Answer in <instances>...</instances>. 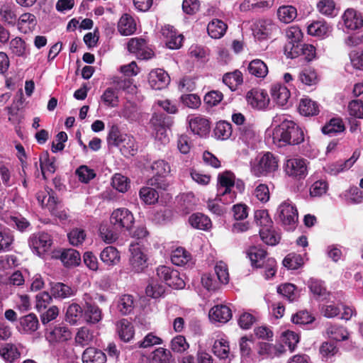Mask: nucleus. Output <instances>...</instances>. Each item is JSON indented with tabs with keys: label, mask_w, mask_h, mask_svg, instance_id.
Masks as SVG:
<instances>
[{
	"label": "nucleus",
	"mask_w": 363,
	"mask_h": 363,
	"mask_svg": "<svg viewBox=\"0 0 363 363\" xmlns=\"http://www.w3.org/2000/svg\"><path fill=\"white\" fill-rule=\"evenodd\" d=\"M273 139L281 146L296 145L304 141V133L294 121L284 119L274 128Z\"/></svg>",
	"instance_id": "nucleus-1"
},
{
	"label": "nucleus",
	"mask_w": 363,
	"mask_h": 363,
	"mask_svg": "<svg viewBox=\"0 0 363 363\" xmlns=\"http://www.w3.org/2000/svg\"><path fill=\"white\" fill-rule=\"evenodd\" d=\"M235 185V175L230 171H225L218 175V191L217 197L223 203H228L233 201L236 194L232 193L231 188Z\"/></svg>",
	"instance_id": "nucleus-2"
},
{
	"label": "nucleus",
	"mask_w": 363,
	"mask_h": 363,
	"mask_svg": "<svg viewBox=\"0 0 363 363\" xmlns=\"http://www.w3.org/2000/svg\"><path fill=\"white\" fill-rule=\"evenodd\" d=\"M277 214L279 220L286 230L290 231L296 228L298 215L295 206L284 201L279 206Z\"/></svg>",
	"instance_id": "nucleus-3"
},
{
	"label": "nucleus",
	"mask_w": 363,
	"mask_h": 363,
	"mask_svg": "<svg viewBox=\"0 0 363 363\" xmlns=\"http://www.w3.org/2000/svg\"><path fill=\"white\" fill-rule=\"evenodd\" d=\"M156 272L159 279L169 287L174 289H182L185 287V282L177 270L162 265L159 266Z\"/></svg>",
	"instance_id": "nucleus-4"
},
{
	"label": "nucleus",
	"mask_w": 363,
	"mask_h": 363,
	"mask_svg": "<svg viewBox=\"0 0 363 363\" xmlns=\"http://www.w3.org/2000/svg\"><path fill=\"white\" fill-rule=\"evenodd\" d=\"M110 223L117 230H129L134 223V217L128 209L118 208L111 213Z\"/></svg>",
	"instance_id": "nucleus-5"
},
{
	"label": "nucleus",
	"mask_w": 363,
	"mask_h": 363,
	"mask_svg": "<svg viewBox=\"0 0 363 363\" xmlns=\"http://www.w3.org/2000/svg\"><path fill=\"white\" fill-rule=\"evenodd\" d=\"M286 174L297 180H301L308 174L306 160L303 158H290L284 164Z\"/></svg>",
	"instance_id": "nucleus-6"
},
{
	"label": "nucleus",
	"mask_w": 363,
	"mask_h": 363,
	"mask_svg": "<svg viewBox=\"0 0 363 363\" xmlns=\"http://www.w3.org/2000/svg\"><path fill=\"white\" fill-rule=\"evenodd\" d=\"M278 168V159L270 152L263 155L257 165L253 168L255 176H267L274 172Z\"/></svg>",
	"instance_id": "nucleus-7"
},
{
	"label": "nucleus",
	"mask_w": 363,
	"mask_h": 363,
	"mask_svg": "<svg viewBox=\"0 0 363 363\" xmlns=\"http://www.w3.org/2000/svg\"><path fill=\"white\" fill-rule=\"evenodd\" d=\"M130 252V264L132 269L136 272H142L147 267V257L139 243H131L129 247Z\"/></svg>",
	"instance_id": "nucleus-8"
},
{
	"label": "nucleus",
	"mask_w": 363,
	"mask_h": 363,
	"mask_svg": "<svg viewBox=\"0 0 363 363\" xmlns=\"http://www.w3.org/2000/svg\"><path fill=\"white\" fill-rule=\"evenodd\" d=\"M173 118L165 113H154L150 118V124L152 129L156 132V138L162 139L166 129L169 128L173 124Z\"/></svg>",
	"instance_id": "nucleus-9"
},
{
	"label": "nucleus",
	"mask_w": 363,
	"mask_h": 363,
	"mask_svg": "<svg viewBox=\"0 0 363 363\" xmlns=\"http://www.w3.org/2000/svg\"><path fill=\"white\" fill-rule=\"evenodd\" d=\"M28 242L33 252L38 256H41L50 250L52 244V239L49 233L40 232L33 234L29 238Z\"/></svg>",
	"instance_id": "nucleus-10"
},
{
	"label": "nucleus",
	"mask_w": 363,
	"mask_h": 363,
	"mask_svg": "<svg viewBox=\"0 0 363 363\" xmlns=\"http://www.w3.org/2000/svg\"><path fill=\"white\" fill-rule=\"evenodd\" d=\"M246 100L252 108L257 110H264L268 106L270 99L266 90L254 88L246 94Z\"/></svg>",
	"instance_id": "nucleus-11"
},
{
	"label": "nucleus",
	"mask_w": 363,
	"mask_h": 363,
	"mask_svg": "<svg viewBox=\"0 0 363 363\" xmlns=\"http://www.w3.org/2000/svg\"><path fill=\"white\" fill-rule=\"evenodd\" d=\"M128 50L140 60H149L154 56L153 51L147 48L146 40L142 38H130L128 43Z\"/></svg>",
	"instance_id": "nucleus-12"
},
{
	"label": "nucleus",
	"mask_w": 363,
	"mask_h": 363,
	"mask_svg": "<svg viewBox=\"0 0 363 363\" xmlns=\"http://www.w3.org/2000/svg\"><path fill=\"white\" fill-rule=\"evenodd\" d=\"M161 33L165 38V43L168 48L177 50L182 46L184 36L178 33L174 26L166 25L162 28Z\"/></svg>",
	"instance_id": "nucleus-13"
},
{
	"label": "nucleus",
	"mask_w": 363,
	"mask_h": 363,
	"mask_svg": "<svg viewBox=\"0 0 363 363\" xmlns=\"http://www.w3.org/2000/svg\"><path fill=\"white\" fill-rule=\"evenodd\" d=\"M148 82L152 89L161 90L166 88L170 82V77L162 69L152 70L148 74Z\"/></svg>",
	"instance_id": "nucleus-14"
},
{
	"label": "nucleus",
	"mask_w": 363,
	"mask_h": 363,
	"mask_svg": "<svg viewBox=\"0 0 363 363\" xmlns=\"http://www.w3.org/2000/svg\"><path fill=\"white\" fill-rule=\"evenodd\" d=\"M288 49L290 50L291 53L289 54V58H296L298 56H304V59L307 62H311L315 60L316 56V49L315 46L311 44L301 43L296 48H294L288 45Z\"/></svg>",
	"instance_id": "nucleus-15"
},
{
	"label": "nucleus",
	"mask_w": 363,
	"mask_h": 363,
	"mask_svg": "<svg viewBox=\"0 0 363 363\" xmlns=\"http://www.w3.org/2000/svg\"><path fill=\"white\" fill-rule=\"evenodd\" d=\"M54 257L59 258L66 267L78 266L81 262L79 252L72 248L56 252Z\"/></svg>",
	"instance_id": "nucleus-16"
},
{
	"label": "nucleus",
	"mask_w": 363,
	"mask_h": 363,
	"mask_svg": "<svg viewBox=\"0 0 363 363\" xmlns=\"http://www.w3.org/2000/svg\"><path fill=\"white\" fill-rule=\"evenodd\" d=\"M45 336L50 342H65L71 338L72 333L67 327L58 324L52 329H46Z\"/></svg>",
	"instance_id": "nucleus-17"
},
{
	"label": "nucleus",
	"mask_w": 363,
	"mask_h": 363,
	"mask_svg": "<svg viewBox=\"0 0 363 363\" xmlns=\"http://www.w3.org/2000/svg\"><path fill=\"white\" fill-rule=\"evenodd\" d=\"M344 25L347 29L355 30L363 26V18L353 9H347L342 15Z\"/></svg>",
	"instance_id": "nucleus-18"
},
{
	"label": "nucleus",
	"mask_w": 363,
	"mask_h": 363,
	"mask_svg": "<svg viewBox=\"0 0 363 363\" xmlns=\"http://www.w3.org/2000/svg\"><path fill=\"white\" fill-rule=\"evenodd\" d=\"M276 28L274 24L267 20H258L254 24L253 34L258 40H264L270 37L273 30Z\"/></svg>",
	"instance_id": "nucleus-19"
},
{
	"label": "nucleus",
	"mask_w": 363,
	"mask_h": 363,
	"mask_svg": "<svg viewBox=\"0 0 363 363\" xmlns=\"http://www.w3.org/2000/svg\"><path fill=\"white\" fill-rule=\"evenodd\" d=\"M286 36L287 42L284 45V50L285 55L288 57L291 53L290 50L288 49V45H290L291 47L293 45L294 48H296V46L301 45L302 43L303 33L298 26H291L286 30Z\"/></svg>",
	"instance_id": "nucleus-20"
},
{
	"label": "nucleus",
	"mask_w": 363,
	"mask_h": 363,
	"mask_svg": "<svg viewBox=\"0 0 363 363\" xmlns=\"http://www.w3.org/2000/svg\"><path fill=\"white\" fill-rule=\"evenodd\" d=\"M1 220L21 232L25 231L30 225L28 220L20 214L4 213L1 214Z\"/></svg>",
	"instance_id": "nucleus-21"
},
{
	"label": "nucleus",
	"mask_w": 363,
	"mask_h": 363,
	"mask_svg": "<svg viewBox=\"0 0 363 363\" xmlns=\"http://www.w3.org/2000/svg\"><path fill=\"white\" fill-rule=\"evenodd\" d=\"M231 309L225 305H217L209 311V318L211 320L225 323L232 318Z\"/></svg>",
	"instance_id": "nucleus-22"
},
{
	"label": "nucleus",
	"mask_w": 363,
	"mask_h": 363,
	"mask_svg": "<svg viewBox=\"0 0 363 363\" xmlns=\"http://www.w3.org/2000/svg\"><path fill=\"white\" fill-rule=\"evenodd\" d=\"M189 124L191 130L201 137L206 136L210 131V122L205 118L194 117L189 120Z\"/></svg>",
	"instance_id": "nucleus-23"
},
{
	"label": "nucleus",
	"mask_w": 363,
	"mask_h": 363,
	"mask_svg": "<svg viewBox=\"0 0 363 363\" xmlns=\"http://www.w3.org/2000/svg\"><path fill=\"white\" fill-rule=\"evenodd\" d=\"M83 363H106V354L101 350L94 347H87L82 353Z\"/></svg>",
	"instance_id": "nucleus-24"
},
{
	"label": "nucleus",
	"mask_w": 363,
	"mask_h": 363,
	"mask_svg": "<svg viewBox=\"0 0 363 363\" xmlns=\"http://www.w3.org/2000/svg\"><path fill=\"white\" fill-rule=\"evenodd\" d=\"M137 30L136 23L133 16L128 13H123L118 23V30L122 35H130Z\"/></svg>",
	"instance_id": "nucleus-25"
},
{
	"label": "nucleus",
	"mask_w": 363,
	"mask_h": 363,
	"mask_svg": "<svg viewBox=\"0 0 363 363\" xmlns=\"http://www.w3.org/2000/svg\"><path fill=\"white\" fill-rule=\"evenodd\" d=\"M74 288L62 282L53 283L51 286L50 294L55 298L65 299L75 294Z\"/></svg>",
	"instance_id": "nucleus-26"
},
{
	"label": "nucleus",
	"mask_w": 363,
	"mask_h": 363,
	"mask_svg": "<svg viewBox=\"0 0 363 363\" xmlns=\"http://www.w3.org/2000/svg\"><path fill=\"white\" fill-rule=\"evenodd\" d=\"M270 92L272 99L279 106H284L290 97L289 90L281 84H272Z\"/></svg>",
	"instance_id": "nucleus-27"
},
{
	"label": "nucleus",
	"mask_w": 363,
	"mask_h": 363,
	"mask_svg": "<svg viewBox=\"0 0 363 363\" xmlns=\"http://www.w3.org/2000/svg\"><path fill=\"white\" fill-rule=\"evenodd\" d=\"M247 255L250 259L252 266L258 268L263 266L267 252L257 246H251L247 251Z\"/></svg>",
	"instance_id": "nucleus-28"
},
{
	"label": "nucleus",
	"mask_w": 363,
	"mask_h": 363,
	"mask_svg": "<svg viewBox=\"0 0 363 363\" xmlns=\"http://www.w3.org/2000/svg\"><path fill=\"white\" fill-rule=\"evenodd\" d=\"M307 30L311 35L325 38L331 32L332 27L324 21H317L311 23Z\"/></svg>",
	"instance_id": "nucleus-29"
},
{
	"label": "nucleus",
	"mask_w": 363,
	"mask_h": 363,
	"mask_svg": "<svg viewBox=\"0 0 363 363\" xmlns=\"http://www.w3.org/2000/svg\"><path fill=\"white\" fill-rule=\"evenodd\" d=\"M84 317L87 323L95 324L102 318V312L96 303L86 302Z\"/></svg>",
	"instance_id": "nucleus-30"
},
{
	"label": "nucleus",
	"mask_w": 363,
	"mask_h": 363,
	"mask_svg": "<svg viewBox=\"0 0 363 363\" xmlns=\"http://www.w3.org/2000/svg\"><path fill=\"white\" fill-rule=\"evenodd\" d=\"M228 29V26L223 21L214 18L210 21L207 26V31L208 35L215 39H218L223 37Z\"/></svg>",
	"instance_id": "nucleus-31"
},
{
	"label": "nucleus",
	"mask_w": 363,
	"mask_h": 363,
	"mask_svg": "<svg viewBox=\"0 0 363 363\" xmlns=\"http://www.w3.org/2000/svg\"><path fill=\"white\" fill-rule=\"evenodd\" d=\"M345 126L340 117H335L330 119L321 128L325 135H333L344 132Z\"/></svg>",
	"instance_id": "nucleus-32"
},
{
	"label": "nucleus",
	"mask_w": 363,
	"mask_h": 363,
	"mask_svg": "<svg viewBox=\"0 0 363 363\" xmlns=\"http://www.w3.org/2000/svg\"><path fill=\"white\" fill-rule=\"evenodd\" d=\"M101 260L108 266L117 264L120 262V253L118 250L113 246L105 247L100 254Z\"/></svg>",
	"instance_id": "nucleus-33"
},
{
	"label": "nucleus",
	"mask_w": 363,
	"mask_h": 363,
	"mask_svg": "<svg viewBox=\"0 0 363 363\" xmlns=\"http://www.w3.org/2000/svg\"><path fill=\"white\" fill-rule=\"evenodd\" d=\"M189 224L196 229L207 230L211 227V219L201 213H195L189 218Z\"/></svg>",
	"instance_id": "nucleus-34"
},
{
	"label": "nucleus",
	"mask_w": 363,
	"mask_h": 363,
	"mask_svg": "<svg viewBox=\"0 0 363 363\" xmlns=\"http://www.w3.org/2000/svg\"><path fill=\"white\" fill-rule=\"evenodd\" d=\"M299 113L305 116H313L319 113L320 109L317 102L311 99H302L298 106Z\"/></svg>",
	"instance_id": "nucleus-35"
},
{
	"label": "nucleus",
	"mask_w": 363,
	"mask_h": 363,
	"mask_svg": "<svg viewBox=\"0 0 363 363\" xmlns=\"http://www.w3.org/2000/svg\"><path fill=\"white\" fill-rule=\"evenodd\" d=\"M247 71L252 76L264 78L268 73V67L262 60L255 59L248 64Z\"/></svg>",
	"instance_id": "nucleus-36"
},
{
	"label": "nucleus",
	"mask_w": 363,
	"mask_h": 363,
	"mask_svg": "<svg viewBox=\"0 0 363 363\" xmlns=\"http://www.w3.org/2000/svg\"><path fill=\"white\" fill-rule=\"evenodd\" d=\"M134 308L135 301L132 295L123 294L119 297L117 303V308L122 315H127L130 314Z\"/></svg>",
	"instance_id": "nucleus-37"
},
{
	"label": "nucleus",
	"mask_w": 363,
	"mask_h": 363,
	"mask_svg": "<svg viewBox=\"0 0 363 363\" xmlns=\"http://www.w3.org/2000/svg\"><path fill=\"white\" fill-rule=\"evenodd\" d=\"M21 353L16 345L12 343H6L1 345V358L6 363H13L20 358Z\"/></svg>",
	"instance_id": "nucleus-38"
},
{
	"label": "nucleus",
	"mask_w": 363,
	"mask_h": 363,
	"mask_svg": "<svg viewBox=\"0 0 363 363\" xmlns=\"http://www.w3.org/2000/svg\"><path fill=\"white\" fill-rule=\"evenodd\" d=\"M223 82L228 86L230 90L235 91L237 89L238 86L243 82L242 74L238 69L232 72L225 73L223 77Z\"/></svg>",
	"instance_id": "nucleus-39"
},
{
	"label": "nucleus",
	"mask_w": 363,
	"mask_h": 363,
	"mask_svg": "<svg viewBox=\"0 0 363 363\" xmlns=\"http://www.w3.org/2000/svg\"><path fill=\"white\" fill-rule=\"evenodd\" d=\"M19 321L23 330L27 333L35 332L39 327L38 318L33 313L21 317Z\"/></svg>",
	"instance_id": "nucleus-40"
},
{
	"label": "nucleus",
	"mask_w": 363,
	"mask_h": 363,
	"mask_svg": "<svg viewBox=\"0 0 363 363\" xmlns=\"http://www.w3.org/2000/svg\"><path fill=\"white\" fill-rule=\"evenodd\" d=\"M55 157H50L48 151H45L40 157V167L41 169L42 174L44 179H46L45 171L49 172L50 173H55L57 169L55 164Z\"/></svg>",
	"instance_id": "nucleus-41"
},
{
	"label": "nucleus",
	"mask_w": 363,
	"mask_h": 363,
	"mask_svg": "<svg viewBox=\"0 0 363 363\" xmlns=\"http://www.w3.org/2000/svg\"><path fill=\"white\" fill-rule=\"evenodd\" d=\"M169 175H153L147 181V184L160 191H167L172 185Z\"/></svg>",
	"instance_id": "nucleus-42"
},
{
	"label": "nucleus",
	"mask_w": 363,
	"mask_h": 363,
	"mask_svg": "<svg viewBox=\"0 0 363 363\" xmlns=\"http://www.w3.org/2000/svg\"><path fill=\"white\" fill-rule=\"evenodd\" d=\"M259 233L262 240L268 245H276L281 239L280 235L274 230L273 226L267 228H260Z\"/></svg>",
	"instance_id": "nucleus-43"
},
{
	"label": "nucleus",
	"mask_w": 363,
	"mask_h": 363,
	"mask_svg": "<svg viewBox=\"0 0 363 363\" xmlns=\"http://www.w3.org/2000/svg\"><path fill=\"white\" fill-rule=\"evenodd\" d=\"M15 5L11 2L1 7V20L6 25L14 26L17 23V15L15 12Z\"/></svg>",
	"instance_id": "nucleus-44"
},
{
	"label": "nucleus",
	"mask_w": 363,
	"mask_h": 363,
	"mask_svg": "<svg viewBox=\"0 0 363 363\" xmlns=\"http://www.w3.org/2000/svg\"><path fill=\"white\" fill-rule=\"evenodd\" d=\"M191 254L182 247H179L172 252L171 261L174 265L183 266L191 260Z\"/></svg>",
	"instance_id": "nucleus-45"
},
{
	"label": "nucleus",
	"mask_w": 363,
	"mask_h": 363,
	"mask_svg": "<svg viewBox=\"0 0 363 363\" xmlns=\"http://www.w3.org/2000/svg\"><path fill=\"white\" fill-rule=\"evenodd\" d=\"M308 288L311 292L317 298L325 299L329 294L324 282L315 279H311L308 281Z\"/></svg>",
	"instance_id": "nucleus-46"
},
{
	"label": "nucleus",
	"mask_w": 363,
	"mask_h": 363,
	"mask_svg": "<svg viewBox=\"0 0 363 363\" xmlns=\"http://www.w3.org/2000/svg\"><path fill=\"white\" fill-rule=\"evenodd\" d=\"M35 16L29 13L22 14L18 21V30L24 33L30 31L35 27Z\"/></svg>",
	"instance_id": "nucleus-47"
},
{
	"label": "nucleus",
	"mask_w": 363,
	"mask_h": 363,
	"mask_svg": "<svg viewBox=\"0 0 363 363\" xmlns=\"http://www.w3.org/2000/svg\"><path fill=\"white\" fill-rule=\"evenodd\" d=\"M277 293L286 298L289 302L296 301L298 294L296 292V286L291 283H284L278 286Z\"/></svg>",
	"instance_id": "nucleus-48"
},
{
	"label": "nucleus",
	"mask_w": 363,
	"mask_h": 363,
	"mask_svg": "<svg viewBox=\"0 0 363 363\" xmlns=\"http://www.w3.org/2000/svg\"><path fill=\"white\" fill-rule=\"evenodd\" d=\"M118 147L121 149L123 155H134L138 150L135 138L128 134L123 136V140H121V145Z\"/></svg>",
	"instance_id": "nucleus-49"
},
{
	"label": "nucleus",
	"mask_w": 363,
	"mask_h": 363,
	"mask_svg": "<svg viewBox=\"0 0 363 363\" xmlns=\"http://www.w3.org/2000/svg\"><path fill=\"white\" fill-rule=\"evenodd\" d=\"M232 125L225 121H218L213 130V133L217 139L227 140L232 135Z\"/></svg>",
	"instance_id": "nucleus-50"
},
{
	"label": "nucleus",
	"mask_w": 363,
	"mask_h": 363,
	"mask_svg": "<svg viewBox=\"0 0 363 363\" xmlns=\"http://www.w3.org/2000/svg\"><path fill=\"white\" fill-rule=\"evenodd\" d=\"M139 196L145 203L155 204L159 199V194L156 189L150 186H143L139 191Z\"/></svg>",
	"instance_id": "nucleus-51"
},
{
	"label": "nucleus",
	"mask_w": 363,
	"mask_h": 363,
	"mask_svg": "<svg viewBox=\"0 0 363 363\" xmlns=\"http://www.w3.org/2000/svg\"><path fill=\"white\" fill-rule=\"evenodd\" d=\"M328 335L336 341L346 340L349 337V333L347 329L338 325H330L327 328Z\"/></svg>",
	"instance_id": "nucleus-52"
},
{
	"label": "nucleus",
	"mask_w": 363,
	"mask_h": 363,
	"mask_svg": "<svg viewBox=\"0 0 363 363\" xmlns=\"http://www.w3.org/2000/svg\"><path fill=\"white\" fill-rule=\"evenodd\" d=\"M118 231L111 224H101L99 227L100 235L102 240L107 243H112L117 240Z\"/></svg>",
	"instance_id": "nucleus-53"
},
{
	"label": "nucleus",
	"mask_w": 363,
	"mask_h": 363,
	"mask_svg": "<svg viewBox=\"0 0 363 363\" xmlns=\"http://www.w3.org/2000/svg\"><path fill=\"white\" fill-rule=\"evenodd\" d=\"M153 363H176L169 350L159 347L152 352Z\"/></svg>",
	"instance_id": "nucleus-54"
},
{
	"label": "nucleus",
	"mask_w": 363,
	"mask_h": 363,
	"mask_svg": "<svg viewBox=\"0 0 363 363\" xmlns=\"http://www.w3.org/2000/svg\"><path fill=\"white\" fill-rule=\"evenodd\" d=\"M118 335L124 342H129L134 335V328L127 319H122L119 323Z\"/></svg>",
	"instance_id": "nucleus-55"
},
{
	"label": "nucleus",
	"mask_w": 363,
	"mask_h": 363,
	"mask_svg": "<svg viewBox=\"0 0 363 363\" xmlns=\"http://www.w3.org/2000/svg\"><path fill=\"white\" fill-rule=\"evenodd\" d=\"M203 286L209 291H216L220 288L221 283L215 274L205 273L201 277Z\"/></svg>",
	"instance_id": "nucleus-56"
},
{
	"label": "nucleus",
	"mask_w": 363,
	"mask_h": 363,
	"mask_svg": "<svg viewBox=\"0 0 363 363\" xmlns=\"http://www.w3.org/2000/svg\"><path fill=\"white\" fill-rule=\"evenodd\" d=\"M277 16L281 21L289 23L296 18V9L292 6H281L277 11Z\"/></svg>",
	"instance_id": "nucleus-57"
},
{
	"label": "nucleus",
	"mask_w": 363,
	"mask_h": 363,
	"mask_svg": "<svg viewBox=\"0 0 363 363\" xmlns=\"http://www.w3.org/2000/svg\"><path fill=\"white\" fill-rule=\"evenodd\" d=\"M255 221L261 228H267L273 226V222L266 209L257 210L254 214Z\"/></svg>",
	"instance_id": "nucleus-58"
},
{
	"label": "nucleus",
	"mask_w": 363,
	"mask_h": 363,
	"mask_svg": "<svg viewBox=\"0 0 363 363\" xmlns=\"http://www.w3.org/2000/svg\"><path fill=\"white\" fill-rule=\"evenodd\" d=\"M303 264V259L301 255L289 253L283 259V265L288 269H297Z\"/></svg>",
	"instance_id": "nucleus-59"
},
{
	"label": "nucleus",
	"mask_w": 363,
	"mask_h": 363,
	"mask_svg": "<svg viewBox=\"0 0 363 363\" xmlns=\"http://www.w3.org/2000/svg\"><path fill=\"white\" fill-rule=\"evenodd\" d=\"M94 340L93 332L86 327L81 328L75 337V341L82 347L89 345Z\"/></svg>",
	"instance_id": "nucleus-60"
},
{
	"label": "nucleus",
	"mask_w": 363,
	"mask_h": 363,
	"mask_svg": "<svg viewBox=\"0 0 363 363\" xmlns=\"http://www.w3.org/2000/svg\"><path fill=\"white\" fill-rule=\"evenodd\" d=\"M125 133H122L117 125H113L107 136V143L109 146L118 147L121 145V140H123Z\"/></svg>",
	"instance_id": "nucleus-61"
},
{
	"label": "nucleus",
	"mask_w": 363,
	"mask_h": 363,
	"mask_svg": "<svg viewBox=\"0 0 363 363\" xmlns=\"http://www.w3.org/2000/svg\"><path fill=\"white\" fill-rule=\"evenodd\" d=\"M75 174L78 177L79 180L84 184H88L96 176L94 170L86 165L79 166L76 169Z\"/></svg>",
	"instance_id": "nucleus-62"
},
{
	"label": "nucleus",
	"mask_w": 363,
	"mask_h": 363,
	"mask_svg": "<svg viewBox=\"0 0 363 363\" xmlns=\"http://www.w3.org/2000/svg\"><path fill=\"white\" fill-rule=\"evenodd\" d=\"M150 169L153 175H169L171 173V166L164 160H157L154 161Z\"/></svg>",
	"instance_id": "nucleus-63"
},
{
	"label": "nucleus",
	"mask_w": 363,
	"mask_h": 363,
	"mask_svg": "<svg viewBox=\"0 0 363 363\" xmlns=\"http://www.w3.org/2000/svg\"><path fill=\"white\" fill-rule=\"evenodd\" d=\"M83 310L77 303H72L69 305L66 311V320L71 324L77 323V320L82 317Z\"/></svg>",
	"instance_id": "nucleus-64"
}]
</instances>
